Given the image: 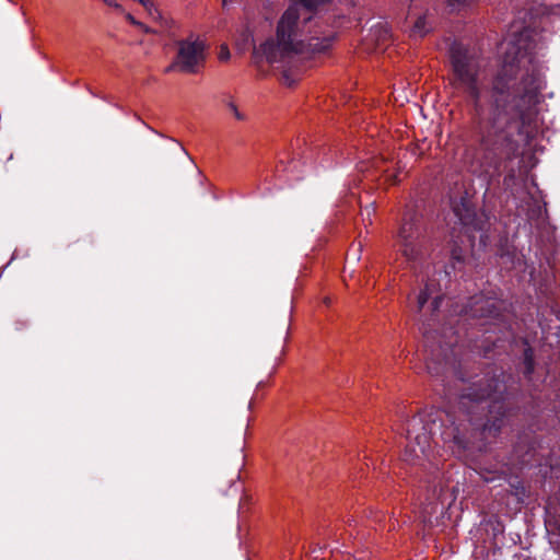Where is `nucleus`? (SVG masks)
Returning a JSON list of instances; mask_svg holds the SVG:
<instances>
[{
  "instance_id": "39448f33",
  "label": "nucleus",
  "mask_w": 560,
  "mask_h": 560,
  "mask_svg": "<svg viewBox=\"0 0 560 560\" xmlns=\"http://www.w3.org/2000/svg\"><path fill=\"white\" fill-rule=\"evenodd\" d=\"M205 61V42L198 37H189L178 43L176 58L167 71L178 70L185 73H196L203 67Z\"/></svg>"
},
{
  "instance_id": "423d86ee",
  "label": "nucleus",
  "mask_w": 560,
  "mask_h": 560,
  "mask_svg": "<svg viewBox=\"0 0 560 560\" xmlns=\"http://www.w3.org/2000/svg\"><path fill=\"white\" fill-rule=\"evenodd\" d=\"M421 424V419L418 417H412L407 423L408 445L404 453V459L411 464L420 463L428 457L430 436L424 431L418 432L423 429Z\"/></svg>"
},
{
  "instance_id": "6e6552de",
  "label": "nucleus",
  "mask_w": 560,
  "mask_h": 560,
  "mask_svg": "<svg viewBox=\"0 0 560 560\" xmlns=\"http://www.w3.org/2000/svg\"><path fill=\"white\" fill-rule=\"evenodd\" d=\"M427 20L424 16H419L412 26L411 33L413 36L422 37L427 33Z\"/></svg>"
},
{
  "instance_id": "9b49d317",
  "label": "nucleus",
  "mask_w": 560,
  "mask_h": 560,
  "mask_svg": "<svg viewBox=\"0 0 560 560\" xmlns=\"http://www.w3.org/2000/svg\"><path fill=\"white\" fill-rule=\"evenodd\" d=\"M109 9H112L115 13L122 14L125 13L124 7L118 3L116 0H102Z\"/></svg>"
},
{
  "instance_id": "2eb2a0df",
  "label": "nucleus",
  "mask_w": 560,
  "mask_h": 560,
  "mask_svg": "<svg viewBox=\"0 0 560 560\" xmlns=\"http://www.w3.org/2000/svg\"><path fill=\"white\" fill-rule=\"evenodd\" d=\"M228 2H229V0H222L223 5H226Z\"/></svg>"
},
{
  "instance_id": "1a4fd4ad",
  "label": "nucleus",
  "mask_w": 560,
  "mask_h": 560,
  "mask_svg": "<svg viewBox=\"0 0 560 560\" xmlns=\"http://www.w3.org/2000/svg\"><path fill=\"white\" fill-rule=\"evenodd\" d=\"M225 105L236 120L245 121L247 119L246 115L238 109L236 103L232 98L228 100Z\"/></svg>"
},
{
  "instance_id": "7ed1b4c3",
  "label": "nucleus",
  "mask_w": 560,
  "mask_h": 560,
  "mask_svg": "<svg viewBox=\"0 0 560 560\" xmlns=\"http://www.w3.org/2000/svg\"><path fill=\"white\" fill-rule=\"evenodd\" d=\"M451 59L455 75L454 85L471 98L479 113L481 85L477 60L469 56L467 49L459 44H454L451 47Z\"/></svg>"
},
{
  "instance_id": "f03ea898",
  "label": "nucleus",
  "mask_w": 560,
  "mask_h": 560,
  "mask_svg": "<svg viewBox=\"0 0 560 560\" xmlns=\"http://www.w3.org/2000/svg\"><path fill=\"white\" fill-rule=\"evenodd\" d=\"M502 66L493 83V90L503 94L512 91L515 96L530 103L542 88V79L536 56L521 36L516 43L504 40Z\"/></svg>"
},
{
  "instance_id": "20e7f679",
  "label": "nucleus",
  "mask_w": 560,
  "mask_h": 560,
  "mask_svg": "<svg viewBox=\"0 0 560 560\" xmlns=\"http://www.w3.org/2000/svg\"><path fill=\"white\" fill-rule=\"evenodd\" d=\"M397 246L399 253L409 261L418 260L427 253V240L417 213L409 211L404 215L397 235Z\"/></svg>"
},
{
  "instance_id": "4468645a",
  "label": "nucleus",
  "mask_w": 560,
  "mask_h": 560,
  "mask_svg": "<svg viewBox=\"0 0 560 560\" xmlns=\"http://www.w3.org/2000/svg\"><path fill=\"white\" fill-rule=\"evenodd\" d=\"M136 27H138L140 31H142L145 34L152 33V30L148 25H145L144 23H142L140 21H139V25H136Z\"/></svg>"
},
{
  "instance_id": "9d476101",
  "label": "nucleus",
  "mask_w": 560,
  "mask_h": 560,
  "mask_svg": "<svg viewBox=\"0 0 560 560\" xmlns=\"http://www.w3.org/2000/svg\"><path fill=\"white\" fill-rule=\"evenodd\" d=\"M476 1L477 0H447L448 4L456 10L469 7L474 4Z\"/></svg>"
},
{
  "instance_id": "f8f14e48",
  "label": "nucleus",
  "mask_w": 560,
  "mask_h": 560,
  "mask_svg": "<svg viewBox=\"0 0 560 560\" xmlns=\"http://www.w3.org/2000/svg\"><path fill=\"white\" fill-rule=\"evenodd\" d=\"M231 57L229 47L226 45H221L218 52V58L220 61L226 62Z\"/></svg>"
},
{
  "instance_id": "0eeeda50",
  "label": "nucleus",
  "mask_w": 560,
  "mask_h": 560,
  "mask_svg": "<svg viewBox=\"0 0 560 560\" xmlns=\"http://www.w3.org/2000/svg\"><path fill=\"white\" fill-rule=\"evenodd\" d=\"M435 292H436L435 284L428 283L425 285V288L418 295V308H419V311L422 310V307L424 306V304L428 302V300L430 298H432V303H431L432 310L436 311L439 308L440 303L442 301V296H440V295L433 296V294Z\"/></svg>"
},
{
  "instance_id": "ddd939ff",
  "label": "nucleus",
  "mask_w": 560,
  "mask_h": 560,
  "mask_svg": "<svg viewBox=\"0 0 560 560\" xmlns=\"http://www.w3.org/2000/svg\"><path fill=\"white\" fill-rule=\"evenodd\" d=\"M124 18L133 26L139 25V21L129 12L122 13Z\"/></svg>"
},
{
  "instance_id": "f257e3e1",
  "label": "nucleus",
  "mask_w": 560,
  "mask_h": 560,
  "mask_svg": "<svg viewBox=\"0 0 560 560\" xmlns=\"http://www.w3.org/2000/svg\"><path fill=\"white\" fill-rule=\"evenodd\" d=\"M300 4L290 5L281 15L276 37H270L254 47L253 58L257 66L268 63L282 69V80L287 85L294 84L299 77H291L287 67H290L302 56L308 52H320L330 46L328 38L319 39L311 37L308 23L311 21V10L328 2L329 0H298Z\"/></svg>"
}]
</instances>
